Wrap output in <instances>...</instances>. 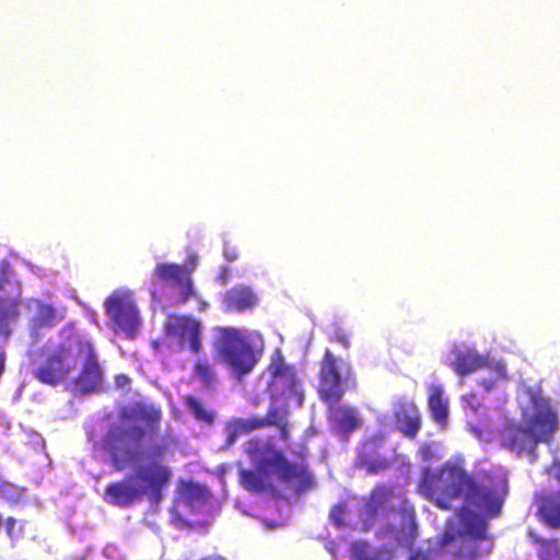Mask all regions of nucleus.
Instances as JSON below:
<instances>
[{"instance_id":"9b49d317","label":"nucleus","mask_w":560,"mask_h":560,"mask_svg":"<svg viewBox=\"0 0 560 560\" xmlns=\"http://www.w3.org/2000/svg\"><path fill=\"white\" fill-rule=\"evenodd\" d=\"M165 336L192 353L202 350V325L192 315L171 314L164 323Z\"/></svg>"},{"instance_id":"72a5a7b5","label":"nucleus","mask_w":560,"mask_h":560,"mask_svg":"<svg viewBox=\"0 0 560 560\" xmlns=\"http://www.w3.org/2000/svg\"><path fill=\"white\" fill-rule=\"evenodd\" d=\"M346 509L341 503H337L331 506L329 511V520L336 528H343L346 526L345 521Z\"/></svg>"},{"instance_id":"f8f14e48","label":"nucleus","mask_w":560,"mask_h":560,"mask_svg":"<svg viewBox=\"0 0 560 560\" xmlns=\"http://www.w3.org/2000/svg\"><path fill=\"white\" fill-rule=\"evenodd\" d=\"M75 362L82 361V369L73 383L81 393L97 390L103 383V372L97 361L93 345L88 340L78 339L74 341Z\"/></svg>"},{"instance_id":"a211bd4d","label":"nucleus","mask_w":560,"mask_h":560,"mask_svg":"<svg viewBox=\"0 0 560 560\" xmlns=\"http://www.w3.org/2000/svg\"><path fill=\"white\" fill-rule=\"evenodd\" d=\"M535 503L539 521L550 528H560V490L537 493Z\"/></svg>"},{"instance_id":"37998d69","label":"nucleus","mask_w":560,"mask_h":560,"mask_svg":"<svg viewBox=\"0 0 560 560\" xmlns=\"http://www.w3.org/2000/svg\"><path fill=\"white\" fill-rule=\"evenodd\" d=\"M408 560H431L427 553L416 552L412 553Z\"/></svg>"},{"instance_id":"a19ab883","label":"nucleus","mask_w":560,"mask_h":560,"mask_svg":"<svg viewBox=\"0 0 560 560\" xmlns=\"http://www.w3.org/2000/svg\"><path fill=\"white\" fill-rule=\"evenodd\" d=\"M280 430V439L283 441H288L289 439V422L288 420L283 423L276 425Z\"/></svg>"},{"instance_id":"4be33fe9","label":"nucleus","mask_w":560,"mask_h":560,"mask_svg":"<svg viewBox=\"0 0 560 560\" xmlns=\"http://www.w3.org/2000/svg\"><path fill=\"white\" fill-rule=\"evenodd\" d=\"M36 313L30 322L31 336L34 340L39 338L40 329L51 328L58 323L56 311L51 305L35 301Z\"/></svg>"},{"instance_id":"58836bf2","label":"nucleus","mask_w":560,"mask_h":560,"mask_svg":"<svg viewBox=\"0 0 560 560\" xmlns=\"http://www.w3.org/2000/svg\"><path fill=\"white\" fill-rule=\"evenodd\" d=\"M198 264V256L194 253L189 254L187 257L186 262L183 265L184 267H190V276L192 275V271L195 270L196 266Z\"/></svg>"},{"instance_id":"5701e85b","label":"nucleus","mask_w":560,"mask_h":560,"mask_svg":"<svg viewBox=\"0 0 560 560\" xmlns=\"http://www.w3.org/2000/svg\"><path fill=\"white\" fill-rule=\"evenodd\" d=\"M191 377L199 382L205 390H213L218 383L215 366L207 357L197 358L194 361Z\"/></svg>"},{"instance_id":"e433bc0d","label":"nucleus","mask_w":560,"mask_h":560,"mask_svg":"<svg viewBox=\"0 0 560 560\" xmlns=\"http://www.w3.org/2000/svg\"><path fill=\"white\" fill-rule=\"evenodd\" d=\"M224 257L229 261H234V260L238 259L240 252L237 250V248L230 246L229 244H225L224 245Z\"/></svg>"},{"instance_id":"f257e3e1","label":"nucleus","mask_w":560,"mask_h":560,"mask_svg":"<svg viewBox=\"0 0 560 560\" xmlns=\"http://www.w3.org/2000/svg\"><path fill=\"white\" fill-rule=\"evenodd\" d=\"M166 448L164 444L151 445L132 472L105 488L104 499L118 508H130L144 498L152 504H160L173 478L172 468L162 460Z\"/></svg>"},{"instance_id":"1a4fd4ad","label":"nucleus","mask_w":560,"mask_h":560,"mask_svg":"<svg viewBox=\"0 0 560 560\" xmlns=\"http://www.w3.org/2000/svg\"><path fill=\"white\" fill-rule=\"evenodd\" d=\"M350 377L352 368L349 362L336 358L334 353L326 349L320 361L318 390L323 401L335 404L342 397L345 389L342 387V376Z\"/></svg>"},{"instance_id":"f03ea898","label":"nucleus","mask_w":560,"mask_h":560,"mask_svg":"<svg viewBox=\"0 0 560 560\" xmlns=\"http://www.w3.org/2000/svg\"><path fill=\"white\" fill-rule=\"evenodd\" d=\"M509 493L505 477L485 474L480 478L471 475L464 491V504L458 510L465 532L476 540H485L489 520L500 516Z\"/></svg>"},{"instance_id":"4c0bfd02","label":"nucleus","mask_w":560,"mask_h":560,"mask_svg":"<svg viewBox=\"0 0 560 560\" xmlns=\"http://www.w3.org/2000/svg\"><path fill=\"white\" fill-rule=\"evenodd\" d=\"M465 400L467 401V404L469 405V407L471 408L472 411L476 412L479 409L480 401L476 394H474V393L468 394L465 397Z\"/></svg>"},{"instance_id":"a878e982","label":"nucleus","mask_w":560,"mask_h":560,"mask_svg":"<svg viewBox=\"0 0 560 560\" xmlns=\"http://www.w3.org/2000/svg\"><path fill=\"white\" fill-rule=\"evenodd\" d=\"M428 407L433 420L442 425L447 422L448 408L440 386H433L428 397Z\"/></svg>"},{"instance_id":"7c9ffc66","label":"nucleus","mask_w":560,"mask_h":560,"mask_svg":"<svg viewBox=\"0 0 560 560\" xmlns=\"http://www.w3.org/2000/svg\"><path fill=\"white\" fill-rule=\"evenodd\" d=\"M288 416H289V411H288L287 406H284V407L270 406L268 408L267 413L264 417V419L267 422V427H276V425L287 421Z\"/></svg>"},{"instance_id":"c03bdc74","label":"nucleus","mask_w":560,"mask_h":560,"mask_svg":"<svg viewBox=\"0 0 560 560\" xmlns=\"http://www.w3.org/2000/svg\"><path fill=\"white\" fill-rule=\"evenodd\" d=\"M479 384L486 389V390H491L494 386V381L492 380H482L479 382Z\"/></svg>"},{"instance_id":"6e6552de","label":"nucleus","mask_w":560,"mask_h":560,"mask_svg":"<svg viewBox=\"0 0 560 560\" xmlns=\"http://www.w3.org/2000/svg\"><path fill=\"white\" fill-rule=\"evenodd\" d=\"M163 287L178 288L176 304H185L196 296L190 267L171 262L156 264L151 275V293L155 299Z\"/></svg>"},{"instance_id":"ddd939ff","label":"nucleus","mask_w":560,"mask_h":560,"mask_svg":"<svg viewBox=\"0 0 560 560\" xmlns=\"http://www.w3.org/2000/svg\"><path fill=\"white\" fill-rule=\"evenodd\" d=\"M108 313L116 331L124 332L127 337H135L139 326V315L135 303L126 295L113 293L105 301Z\"/></svg>"},{"instance_id":"412c9836","label":"nucleus","mask_w":560,"mask_h":560,"mask_svg":"<svg viewBox=\"0 0 560 560\" xmlns=\"http://www.w3.org/2000/svg\"><path fill=\"white\" fill-rule=\"evenodd\" d=\"M490 365L488 358L474 349L457 351L451 366L458 375H467Z\"/></svg>"},{"instance_id":"de8ad7c7","label":"nucleus","mask_w":560,"mask_h":560,"mask_svg":"<svg viewBox=\"0 0 560 560\" xmlns=\"http://www.w3.org/2000/svg\"><path fill=\"white\" fill-rule=\"evenodd\" d=\"M452 540H453V535L448 534V533H445L444 536H443L442 544L446 545V544L451 542Z\"/></svg>"},{"instance_id":"2f4dec72","label":"nucleus","mask_w":560,"mask_h":560,"mask_svg":"<svg viewBox=\"0 0 560 560\" xmlns=\"http://www.w3.org/2000/svg\"><path fill=\"white\" fill-rule=\"evenodd\" d=\"M140 418L145 421L147 425L152 430H158L161 421V410L155 408H142Z\"/></svg>"},{"instance_id":"4468645a","label":"nucleus","mask_w":560,"mask_h":560,"mask_svg":"<svg viewBox=\"0 0 560 560\" xmlns=\"http://www.w3.org/2000/svg\"><path fill=\"white\" fill-rule=\"evenodd\" d=\"M275 463L273 468L279 480L293 486L296 492H304L315 487V479L306 463L290 462L283 454L276 455Z\"/></svg>"},{"instance_id":"0eeeda50","label":"nucleus","mask_w":560,"mask_h":560,"mask_svg":"<svg viewBox=\"0 0 560 560\" xmlns=\"http://www.w3.org/2000/svg\"><path fill=\"white\" fill-rule=\"evenodd\" d=\"M269 382L267 390L272 400H289L295 398L298 404H302L301 381L296 376L295 368L288 364L280 349H276L270 355V362L267 366Z\"/></svg>"},{"instance_id":"473e14b6","label":"nucleus","mask_w":560,"mask_h":560,"mask_svg":"<svg viewBox=\"0 0 560 560\" xmlns=\"http://www.w3.org/2000/svg\"><path fill=\"white\" fill-rule=\"evenodd\" d=\"M207 495V490L198 485L189 482L185 488V497L190 503L205 501Z\"/></svg>"},{"instance_id":"6ab92c4d","label":"nucleus","mask_w":560,"mask_h":560,"mask_svg":"<svg viewBox=\"0 0 560 560\" xmlns=\"http://www.w3.org/2000/svg\"><path fill=\"white\" fill-rule=\"evenodd\" d=\"M223 308L228 313H243L258 304L256 293L247 285H235L223 295Z\"/></svg>"},{"instance_id":"9d476101","label":"nucleus","mask_w":560,"mask_h":560,"mask_svg":"<svg viewBox=\"0 0 560 560\" xmlns=\"http://www.w3.org/2000/svg\"><path fill=\"white\" fill-rule=\"evenodd\" d=\"M532 406L533 411L523 413L522 421L527 425L535 442L549 443L559 427L558 413L549 400L540 396L532 397Z\"/></svg>"},{"instance_id":"f3484780","label":"nucleus","mask_w":560,"mask_h":560,"mask_svg":"<svg viewBox=\"0 0 560 560\" xmlns=\"http://www.w3.org/2000/svg\"><path fill=\"white\" fill-rule=\"evenodd\" d=\"M385 436L382 433L375 434L366 439L358 453L357 464L359 467L366 469L368 472L376 475L386 470L390 466V462L384 457H377V451L383 446Z\"/></svg>"},{"instance_id":"423d86ee","label":"nucleus","mask_w":560,"mask_h":560,"mask_svg":"<svg viewBox=\"0 0 560 560\" xmlns=\"http://www.w3.org/2000/svg\"><path fill=\"white\" fill-rule=\"evenodd\" d=\"M74 369V342L61 343L54 349L39 352L33 375L42 384L56 386L66 381Z\"/></svg>"},{"instance_id":"7ed1b4c3","label":"nucleus","mask_w":560,"mask_h":560,"mask_svg":"<svg viewBox=\"0 0 560 560\" xmlns=\"http://www.w3.org/2000/svg\"><path fill=\"white\" fill-rule=\"evenodd\" d=\"M470 477L464 459H450L436 470L422 468L418 491L435 506L450 511L453 502L463 497Z\"/></svg>"},{"instance_id":"c85d7f7f","label":"nucleus","mask_w":560,"mask_h":560,"mask_svg":"<svg viewBox=\"0 0 560 560\" xmlns=\"http://www.w3.org/2000/svg\"><path fill=\"white\" fill-rule=\"evenodd\" d=\"M184 401L189 411L191 412V415L197 420L203 421L206 423H211L213 421V413L211 411L206 410L201 401L197 397L192 395H187L185 396Z\"/></svg>"},{"instance_id":"c9c22d12","label":"nucleus","mask_w":560,"mask_h":560,"mask_svg":"<svg viewBox=\"0 0 560 560\" xmlns=\"http://www.w3.org/2000/svg\"><path fill=\"white\" fill-rule=\"evenodd\" d=\"M418 454L423 462H431L435 457V451L431 443H423Z\"/></svg>"},{"instance_id":"bb28decb","label":"nucleus","mask_w":560,"mask_h":560,"mask_svg":"<svg viewBox=\"0 0 560 560\" xmlns=\"http://www.w3.org/2000/svg\"><path fill=\"white\" fill-rule=\"evenodd\" d=\"M338 430L348 438L350 433L359 429L362 424L358 412L349 407H340L335 417Z\"/></svg>"},{"instance_id":"b1692460","label":"nucleus","mask_w":560,"mask_h":560,"mask_svg":"<svg viewBox=\"0 0 560 560\" xmlns=\"http://www.w3.org/2000/svg\"><path fill=\"white\" fill-rule=\"evenodd\" d=\"M240 482L244 489L252 493H261L271 486L267 469H242Z\"/></svg>"},{"instance_id":"ea45409f","label":"nucleus","mask_w":560,"mask_h":560,"mask_svg":"<svg viewBox=\"0 0 560 560\" xmlns=\"http://www.w3.org/2000/svg\"><path fill=\"white\" fill-rule=\"evenodd\" d=\"M330 341L338 342V343L342 345L345 348H349L350 347V341H349L348 337L346 335H342V334L335 335L330 339Z\"/></svg>"},{"instance_id":"c756f323","label":"nucleus","mask_w":560,"mask_h":560,"mask_svg":"<svg viewBox=\"0 0 560 560\" xmlns=\"http://www.w3.org/2000/svg\"><path fill=\"white\" fill-rule=\"evenodd\" d=\"M267 427L264 417H250L247 419H237L234 423V432L237 434H247L254 430Z\"/></svg>"},{"instance_id":"79ce46f5","label":"nucleus","mask_w":560,"mask_h":560,"mask_svg":"<svg viewBox=\"0 0 560 560\" xmlns=\"http://www.w3.org/2000/svg\"><path fill=\"white\" fill-rule=\"evenodd\" d=\"M493 369H494L495 373L499 375V377H501V378H505L506 377V368H505L504 363L497 362L494 364Z\"/></svg>"},{"instance_id":"a18cd8bd","label":"nucleus","mask_w":560,"mask_h":560,"mask_svg":"<svg viewBox=\"0 0 560 560\" xmlns=\"http://www.w3.org/2000/svg\"><path fill=\"white\" fill-rule=\"evenodd\" d=\"M5 370V353L0 350V376L4 373Z\"/></svg>"},{"instance_id":"393cba45","label":"nucleus","mask_w":560,"mask_h":560,"mask_svg":"<svg viewBox=\"0 0 560 560\" xmlns=\"http://www.w3.org/2000/svg\"><path fill=\"white\" fill-rule=\"evenodd\" d=\"M20 300L16 298H0V335H11L10 325L20 317Z\"/></svg>"},{"instance_id":"20e7f679","label":"nucleus","mask_w":560,"mask_h":560,"mask_svg":"<svg viewBox=\"0 0 560 560\" xmlns=\"http://www.w3.org/2000/svg\"><path fill=\"white\" fill-rule=\"evenodd\" d=\"M214 334L212 348L217 361L238 381L249 375L261 359V349L245 331L234 326H218Z\"/></svg>"},{"instance_id":"f704fd0d","label":"nucleus","mask_w":560,"mask_h":560,"mask_svg":"<svg viewBox=\"0 0 560 560\" xmlns=\"http://www.w3.org/2000/svg\"><path fill=\"white\" fill-rule=\"evenodd\" d=\"M2 523L4 524V529H5L8 537L11 540L18 539V537L22 533V527H20L18 533L15 532V526H16L18 521L14 517L9 516L4 521L2 520Z\"/></svg>"},{"instance_id":"cd10ccee","label":"nucleus","mask_w":560,"mask_h":560,"mask_svg":"<svg viewBox=\"0 0 560 560\" xmlns=\"http://www.w3.org/2000/svg\"><path fill=\"white\" fill-rule=\"evenodd\" d=\"M534 541L539 545L538 557L540 560H560V545L558 539L535 537Z\"/></svg>"},{"instance_id":"49530a36","label":"nucleus","mask_w":560,"mask_h":560,"mask_svg":"<svg viewBox=\"0 0 560 560\" xmlns=\"http://www.w3.org/2000/svg\"><path fill=\"white\" fill-rule=\"evenodd\" d=\"M552 469L555 478L560 481V462H553Z\"/></svg>"},{"instance_id":"2eb2a0df","label":"nucleus","mask_w":560,"mask_h":560,"mask_svg":"<svg viewBox=\"0 0 560 560\" xmlns=\"http://www.w3.org/2000/svg\"><path fill=\"white\" fill-rule=\"evenodd\" d=\"M500 443L503 447L522 455L534 452L537 442L527 425L514 421L508 422L500 431Z\"/></svg>"},{"instance_id":"aec40b11","label":"nucleus","mask_w":560,"mask_h":560,"mask_svg":"<svg viewBox=\"0 0 560 560\" xmlns=\"http://www.w3.org/2000/svg\"><path fill=\"white\" fill-rule=\"evenodd\" d=\"M246 453L258 469L273 468L276 455L282 454L280 451L275 450L270 443L259 439L248 441Z\"/></svg>"},{"instance_id":"39448f33","label":"nucleus","mask_w":560,"mask_h":560,"mask_svg":"<svg viewBox=\"0 0 560 560\" xmlns=\"http://www.w3.org/2000/svg\"><path fill=\"white\" fill-rule=\"evenodd\" d=\"M144 438V429L138 425H113L103 439V446L112 457V464L118 471L126 469L135 462L143 460L148 453L138 452V446Z\"/></svg>"},{"instance_id":"09e8293b","label":"nucleus","mask_w":560,"mask_h":560,"mask_svg":"<svg viewBox=\"0 0 560 560\" xmlns=\"http://www.w3.org/2000/svg\"><path fill=\"white\" fill-rule=\"evenodd\" d=\"M359 560H374V559H372L368 556H365V557L361 556V557H359Z\"/></svg>"},{"instance_id":"dca6fc26","label":"nucleus","mask_w":560,"mask_h":560,"mask_svg":"<svg viewBox=\"0 0 560 560\" xmlns=\"http://www.w3.org/2000/svg\"><path fill=\"white\" fill-rule=\"evenodd\" d=\"M396 429L406 438L415 439L421 429V415L417 405L410 399H398L394 405Z\"/></svg>"}]
</instances>
